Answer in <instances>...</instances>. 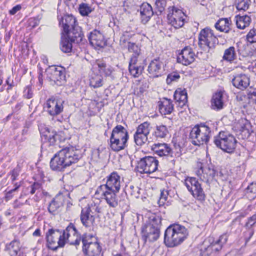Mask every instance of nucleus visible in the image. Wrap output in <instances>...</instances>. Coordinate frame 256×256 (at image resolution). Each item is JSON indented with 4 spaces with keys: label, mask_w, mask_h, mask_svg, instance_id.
<instances>
[{
    "label": "nucleus",
    "mask_w": 256,
    "mask_h": 256,
    "mask_svg": "<svg viewBox=\"0 0 256 256\" xmlns=\"http://www.w3.org/2000/svg\"><path fill=\"white\" fill-rule=\"evenodd\" d=\"M141 56H132L130 57V59L129 62V66L130 67L132 66H140V62L141 61Z\"/></svg>",
    "instance_id": "5fc2aeb1"
},
{
    "label": "nucleus",
    "mask_w": 256,
    "mask_h": 256,
    "mask_svg": "<svg viewBox=\"0 0 256 256\" xmlns=\"http://www.w3.org/2000/svg\"><path fill=\"white\" fill-rule=\"evenodd\" d=\"M256 224V213L254 214L253 216L250 217L247 222L245 224L246 227L247 228H250Z\"/></svg>",
    "instance_id": "bf43d9fd"
},
{
    "label": "nucleus",
    "mask_w": 256,
    "mask_h": 256,
    "mask_svg": "<svg viewBox=\"0 0 256 256\" xmlns=\"http://www.w3.org/2000/svg\"><path fill=\"white\" fill-rule=\"evenodd\" d=\"M82 250L88 256H98L102 248L94 238L90 234H84L82 237Z\"/></svg>",
    "instance_id": "0eeeda50"
},
{
    "label": "nucleus",
    "mask_w": 256,
    "mask_h": 256,
    "mask_svg": "<svg viewBox=\"0 0 256 256\" xmlns=\"http://www.w3.org/2000/svg\"><path fill=\"white\" fill-rule=\"evenodd\" d=\"M210 132V128L208 126L203 124L197 125L192 129L190 138L193 144L200 146L207 143Z\"/></svg>",
    "instance_id": "423d86ee"
},
{
    "label": "nucleus",
    "mask_w": 256,
    "mask_h": 256,
    "mask_svg": "<svg viewBox=\"0 0 256 256\" xmlns=\"http://www.w3.org/2000/svg\"><path fill=\"white\" fill-rule=\"evenodd\" d=\"M11 180L12 182L16 180L17 176L19 175V170L18 168L14 169L10 173Z\"/></svg>",
    "instance_id": "774afa93"
},
{
    "label": "nucleus",
    "mask_w": 256,
    "mask_h": 256,
    "mask_svg": "<svg viewBox=\"0 0 256 256\" xmlns=\"http://www.w3.org/2000/svg\"><path fill=\"white\" fill-rule=\"evenodd\" d=\"M142 67L140 66H132L128 67L129 72L132 76L134 78L138 77L142 73Z\"/></svg>",
    "instance_id": "603ef678"
},
{
    "label": "nucleus",
    "mask_w": 256,
    "mask_h": 256,
    "mask_svg": "<svg viewBox=\"0 0 256 256\" xmlns=\"http://www.w3.org/2000/svg\"><path fill=\"white\" fill-rule=\"evenodd\" d=\"M62 234L64 244L68 242L71 245H78L82 240L76 228L71 224L63 231Z\"/></svg>",
    "instance_id": "4468645a"
},
{
    "label": "nucleus",
    "mask_w": 256,
    "mask_h": 256,
    "mask_svg": "<svg viewBox=\"0 0 256 256\" xmlns=\"http://www.w3.org/2000/svg\"><path fill=\"white\" fill-rule=\"evenodd\" d=\"M174 96L176 101L178 102V104L180 106L185 105L188 101L187 92L184 89L182 90L179 88L176 90Z\"/></svg>",
    "instance_id": "2f4dec72"
},
{
    "label": "nucleus",
    "mask_w": 256,
    "mask_h": 256,
    "mask_svg": "<svg viewBox=\"0 0 256 256\" xmlns=\"http://www.w3.org/2000/svg\"><path fill=\"white\" fill-rule=\"evenodd\" d=\"M231 22L228 18H220L216 24L214 26L216 28L222 32L228 33L230 30Z\"/></svg>",
    "instance_id": "7c9ffc66"
},
{
    "label": "nucleus",
    "mask_w": 256,
    "mask_h": 256,
    "mask_svg": "<svg viewBox=\"0 0 256 256\" xmlns=\"http://www.w3.org/2000/svg\"><path fill=\"white\" fill-rule=\"evenodd\" d=\"M150 132V124L148 122H144L138 126L135 134L148 135Z\"/></svg>",
    "instance_id": "c03bdc74"
},
{
    "label": "nucleus",
    "mask_w": 256,
    "mask_h": 256,
    "mask_svg": "<svg viewBox=\"0 0 256 256\" xmlns=\"http://www.w3.org/2000/svg\"><path fill=\"white\" fill-rule=\"evenodd\" d=\"M82 156L78 150L72 146L66 147L57 152L51 159L50 166L52 170L62 171L77 162Z\"/></svg>",
    "instance_id": "f257e3e1"
},
{
    "label": "nucleus",
    "mask_w": 256,
    "mask_h": 256,
    "mask_svg": "<svg viewBox=\"0 0 256 256\" xmlns=\"http://www.w3.org/2000/svg\"><path fill=\"white\" fill-rule=\"evenodd\" d=\"M38 129L41 134L42 138L45 140L53 130L44 124H40L38 125Z\"/></svg>",
    "instance_id": "de8ad7c7"
},
{
    "label": "nucleus",
    "mask_w": 256,
    "mask_h": 256,
    "mask_svg": "<svg viewBox=\"0 0 256 256\" xmlns=\"http://www.w3.org/2000/svg\"><path fill=\"white\" fill-rule=\"evenodd\" d=\"M60 24L62 26L65 33L78 26L76 18L72 15L65 16L60 22Z\"/></svg>",
    "instance_id": "5701e85b"
},
{
    "label": "nucleus",
    "mask_w": 256,
    "mask_h": 256,
    "mask_svg": "<svg viewBox=\"0 0 256 256\" xmlns=\"http://www.w3.org/2000/svg\"><path fill=\"white\" fill-rule=\"evenodd\" d=\"M180 78V76L177 73H172L168 75L166 78V82L170 84L172 81H176Z\"/></svg>",
    "instance_id": "052dcab7"
},
{
    "label": "nucleus",
    "mask_w": 256,
    "mask_h": 256,
    "mask_svg": "<svg viewBox=\"0 0 256 256\" xmlns=\"http://www.w3.org/2000/svg\"><path fill=\"white\" fill-rule=\"evenodd\" d=\"M66 34L71 42L78 44L82 42L83 34H82L80 28L78 26H76V28H73Z\"/></svg>",
    "instance_id": "cd10ccee"
},
{
    "label": "nucleus",
    "mask_w": 256,
    "mask_h": 256,
    "mask_svg": "<svg viewBox=\"0 0 256 256\" xmlns=\"http://www.w3.org/2000/svg\"><path fill=\"white\" fill-rule=\"evenodd\" d=\"M148 70L152 77L157 78L160 76L164 72V64L159 58H155L150 63Z\"/></svg>",
    "instance_id": "aec40b11"
},
{
    "label": "nucleus",
    "mask_w": 256,
    "mask_h": 256,
    "mask_svg": "<svg viewBox=\"0 0 256 256\" xmlns=\"http://www.w3.org/2000/svg\"><path fill=\"white\" fill-rule=\"evenodd\" d=\"M168 194L169 192L168 190L163 189L160 190V197L158 201V204L160 206H162L164 205L165 202L168 198Z\"/></svg>",
    "instance_id": "864d4df0"
},
{
    "label": "nucleus",
    "mask_w": 256,
    "mask_h": 256,
    "mask_svg": "<svg viewBox=\"0 0 256 256\" xmlns=\"http://www.w3.org/2000/svg\"><path fill=\"white\" fill-rule=\"evenodd\" d=\"M37 171L38 174H35V176L33 178L36 181L33 184V194L35 192L34 190H38V191L35 194V196L38 197V198H40L43 196L42 192V190H40V188L42 184V181L44 178V174L42 170L39 167H38Z\"/></svg>",
    "instance_id": "bb28decb"
},
{
    "label": "nucleus",
    "mask_w": 256,
    "mask_h": 256,
    "mask_svg": "<svg viewBox=\"0 0 256 256\" xmlns=\"http://www.w3.org/2000/svg\"><path fill=\"white\" fill-rule=\"evenodd\" d=\"M94 8L92 6L86 3H82L79 5L78 10L80 14L82 16H87L91 13Z\"/></svg>",
    "instance_id": "ea45409f"
},
{
    "label": "nucleus",
    "mask_w": 256,
    "mask_h": 256,
    "mask_svg": "<svg viewBox=\"0 0 256 256\" xmlns=\"http://www.w3.org/2000/svg\"><path fill=\"white\" fill-rule=\"evenodd\" d=\"M64 101L50 98L46 102V106L48 114L52 116L59 114L63 110Z\"/></svg>",
    "instance_id": "6ab92c4d"
},
{
    "label": "nucleus",
    "mask_w": 256,
    "mask_h": 256,
    "mask_svg": "<svg viewBox=\"0 0 256 256\" xmlns=\"http://www.w3.org/2000/svg\"><path fill=\"white\" fill-rule=\"evenodd\" d=\"M33 236L38 237L37 242L40 244H41L43 240L42 237L40 235V230L39 228H37L34 232Z\"/></svg>",
    "instance_id": "338daca9"
},
{
    "label": "nucleus",
    "mask_w": 256,
    "mask_h": 256,
    "mask_svg": "<svg viewBox=\"0 0 256 256\" xmlns=\"http://www.w3.org/2000/svg\"><path fill=\"white\" fill-rule=\"evenodd\" d=\"M152 149L160 156H168L172 153V150L170 146L165 143L155 144L152 145Z\"/></svg>",
    "instance_id": "a878e982"
},
{
    "label": "nucleus",
    "mask_w": 256,
    "mask_h": 256,
    "mask_svg": "<svg viewBox=\"0 0 256 256\" xmlns=\"http://www.w3.org/2000/svg\"><path fill=\"white\" fill-rule=\"evenodd\" d=\"M130 34L129 32H124L122 36L120 38V44L121 45L124 44L126 42H129Z\"/></svg>",
    "instance_id": "680f3d73"
},
{
    "label": "nucleus",
    "mask_w": 256,
    "mask_h": 256,
    "mask_svg": "<svg viewBox=\"0 0 256 256\" xmlns=\"http://www.w3.org/2000/svg\"><path fill=\"white\" fill-rule=\"evenodd\" d=\"M128 50L130 52H132V56L140 55V49L138 44L134 42H128Z\"/></svg>",
    "instance_id": "8fccbe9b"
},
{
    "label": "nucleus",
    "mask_w": 256,
    "mask_h": 256,
    "mask_svg": "<svg viewBox=\"0 0 256 256\" xmlns=\"http://www.w3.org/2000/svg\"><path fill=\"white\" fill-rule=\"evenodd\" d=\"M228 239V234H223L221 235L219 238L216 240L217 243H218L220 244L221 245L223 246L224 244H225Z\"/></svg>",
    "instance_id": "69168bd1"
},
{
    "label": "nucleus",
    "mask_w": 256,
    "mask_h": 256,
    "mask_svg": "<svg viewBox=\"0 0 256 256\" xmlns=\"http://www.w3.org/2000/svg\"><path fill=\"white\" fill-rule=\"evenodd\" d=\"M118 192L105 189L104 187H98L95 194H100L102 198L106 200L110 207L116 208L118 204V198L116 196Z\"/></svg>",
    "instance_id": "2eb2a0df"
},
{
    "label": "nucleus",
    "mask_w": 256,
    "mask_h": 256,
    "mask_svg": "<svg viewBox=\"0 0 256 256\" xmlns=\"http://www.w3.org/2000/svg\"><path fill=\"white\" fill-rule=\"evenodd\" d=\"M250 0H236V7L238 10L246 11L250 6Z\"/></svg>",
    "instance_id": "09e8293b"
},
{
    "label": "nucleus",
    "mask_w": 256,
    "mask_h": 256,
    "mask_svg": "<svg viewBox=\"0 0 256 256\" xmlns=\"http://www.w3.org/2000/svg\"><path fill=\"white\" fill-rule=\"evenodd\" d=\"M248 127H249V124H245L244 126L242 127V129L240 130L241 134L244 136V138L248 137L250 134Z\"/></svg>",
    "instance_id": "e2e57ef3"
},
{
    "label": "nucleus",
    "mask_w": 256,
    "mask_h": 256,
    "mask_svg": "<svg viewBox=\"0 0 256 256\" xmlns=\"http://www.w3.org/2000/svg\"><path fill=\"white\" fill-rule=\"evenodd\" d=\"M62 205V200L59 196H56L50 204L48 210L50 213L54 214Z\"/></svg>",
    "instance_id": "e433bc0d"
},
{
    "label": "nucleus",
    "mask_w": 256,
    "mask_h": 256,
    "mask_svg": "<svg viewBox=\"0 0 256 256\" xmlns=\"http://www.w3.org/2000/svg\"><path fill=\"white\" fill-rule=\"evenodd\" d=\"M80 220L82 224L86 227H90L94 222L95 217L94 215L90 213L88 210L83 208L81 212Z\"/></svg>",
    "instance_id": "c756f323"
},
{
    "label": "nucleus",
    "mask_w": 256,
    "mask_h": 256,
    "mask_svg": "<svg viewBox=\"0 0 256 256\" xmlns=\"http://www.w3.org/2000/svg\"><path fill=\"white\" fill-rule=\"evenodd\" d=\"M236 142L234 136L228 132H220L214 138V143L216 146L228 153L234 152Z\"/></svg>",
    "instance_id": "39448f33"
},
{
    "label": "nucleus",
    "mask_w": 256,
    "mask_h": 256,
    "mask_svg": "<svg viewBox=\"0 0 256 256\" xmlns=\"http://www.w3.org/2000/svg\"><path fill=\"white\" fill-rule=\"evenodd\" d=\"M21 248H22L20 247V242L16 240H12L8 246V249L12 256L18 254V252Z\"/></svg>",
    "instance_id": "49530a36"
},
{
    "label": "nucleus",
    "mask_w": 256,
    "mask_h": 256,
    "mask_svg": "<svg viewBox=\"0 0 256 256\" xmlns=\"http://www.w3.org/2000/svg\"><path fill=\"white\" fill-rule=\"evenodd\" d=\"M199 46L204 50L208 51L214 46L217 39L212 30L208 28L202 29L199 34Z\"/></svg>",
    "instance_id": "1a4fd4ad"
},
{
    "label": "nucleus",
    "mask_w": 256,
    "mask_h": 256,
    "mask_svg": "<svg viewBox=\"0 0 256 256\" xmlns=\"http://www.w3.org/2000/svg\"><path fill=\"white\" fill-rule=\"evenodd\" d=\"M222 246L217 243V240L212 242L205 250V252H203L202 256H206V253L208 254L212 251L216 252H218L222 248Z\"/></svg>",
    "instance_id": "79ce46f5"
},
{
    "label": "nucleus",
    "mask_w": 256,
    "mask_h": 256,
    "mask_svg": "<svg viewBox=\"0 0 256 256\" xmlns=\"http://www.w3.org/2000/svg\"><path fill=\"white\" fill-rule=\"evenodd\" d=\"M160 225L161 219L159 216H153L150 218L148 222L142 228V236L146 241L152 242L158 238Z\"/></svg>",
    "instance_id": "20e7f679"
},
{
    "label": "nucleus",
    "mask_w": 256,
    "mask_h": 256,
    "mask_svg": "<svg viewBox=\"0 0 256 256\" xmlns=\"http://www.w3.org/2000/svg\"><path fill=\"white\" fill-rule=\"evenodd\" d=\"M120 177L116 172H112L107 177L105 184H102L98 188H105L108 190L119 192L120 188Z\"/></svg>",
    "instance_id": "dca6fc26"
},
{
    "label": "nucleus",
    "mask_w": 256,
    "mask_h": 256,
    "mask_svg": "<svg viewBox=\"0 0 256 256\" xmlns=\"http://www.w3.org/2000/svg\"><path fill=\"white\" fill-rule=\"evenodd\" d=\"M158 103L159 110L162 114H170L173 112L174 104L170 99L164 98Z\"/></svg>",
    "instance_id": "b1692460"
},
{
    "label": "nucleus",
    "mask_w": 256,
    "mask_h": 256,
    "mask_svg": "<svg viewBox=\"0 0 256 256\" xmlns=\"http://www.w3.org/2000/svg\"><path fill=\"white\" fill-rule=\"evenodd\" d=\"M95 216L96 215L102 212V208L98 204L92 202L84 208Z\"/></svg>",
    "instance_id": "a18cd8bd"
},
{
    "label": "nucleus",
    "mask_w": 256,
    "mask_h": 256,
    "mask_svg": "<svg viewBox=\"0 0 256 256\" xmlns=\"http://www.w3.org/2000/svg\"><path fill=\"white\" fill-rule=\"evenodd\" d=\"M196 54L192 49L188 46L183 48L178 56L177 60L178 62L184 66H188L194 62Z\"/></svg>",
    "instance_id": "f3484780"
},
{
    "label": "nucleus",
    "mask_w": 256,
    "mask_h": 256,
    "mask_svg": "<svg viewBox=\"0 0 256 256\" xmlns=\"http://www.w3.org/2000/svg\"><path fill=\"white\" fill-rule=\"evenodd\" d=\"M250 18L247 16H236V24L237 27L240 29H244L250 25Z\"/></svg>",
    "instance_id": "72a5a7b5"
},
{
    "label": "nucleus",
    "mask_w": 256,
    "mask_h": 256,
    "mask_svg": "<svg viewBox=\"0 0 256 256\" xmlns=\"http://www.w3.org/2000/svg\"><path fill=\"white\" fill-rule=\"evenodd\" d=\"M148 135L134 134V140L138 146H142L148 140Z\"/></svg>",
    "instance_id": "3c124183"
},
{
    "label": "nucleus",
    "mask_w": 256,
    "mask_h": 256,
    "mask_svg": "<svg viewBox=\"0 0 256 256\" xmlns=\"http://www.w3.org/2000/svg\"><path fill=\"white\" fill-rule=\"evenodd\" d=\"M185 186L194 198L200 200L204 199L205 194L201 184L196 178H187L185 180Z\"/></svg>",
    "instance_id": "ddd939ff"
},
{
    "label": "nucleus",
    "mask_w": 256,
    "mask_h": 256,
    "mask_svg": "<svg viewBox=\"0 0 256 256\" xmlns=\"http://www.w3.org/2000/svg\"><path fill=\"white\" fill-rule=\"evenodd\" d=\"M141 20L142 23L146 24L154 14L152 6L147 2L143 3L140 9Z\"/></svg>",
    "instance_id": "393cba45"
},
{
    "label": "nucleus",
    "mask_w": 256,
    "mask_h": 256,
    "mask_svg": "<svg viewBox=\"0 0 256 256\" xmlns=\"http://www.w3.org/2000/svg\"><path fill=\"white\" fill-rule=\"evenodd\" d=\"M222 246L217 243V240L212 242L205 250V252H203L202 256H206V253L208 254L212 251L216 252H218L222 248Z\"/></svg>",
    "instance_id": "37998d69"
},
{
    "label": "nucleus",
    "mask_w": 256,
    "mask_h": 256,
    "mask_svg": "<svg viewBox=\"0 0 256 256\" xmlns=\"http://www.w3.org/2000/svg\"><path fill=\"white\" fill-rule=\"evenodd\" d=\"M57 136L56 132L53 130L50 134L48 136V137L45 140V141L49 142L50 144H53L56 142Z\"/></svg>",
    "instance_id": "4d7b16f0"
},
{
    "label": "nucleus",
    "mask_w": 256,
    "mask_h": 256,
    "mask_svg": "<svg viewBox=\"0 0 256 256\" xmlns=\"http://www.w3.org/2000/svg\"><path fill=\"white\" fill-rule=\"evenodd\" d=\"M247 40L250 43L256 42V30H250L247 34Z\"/></svg>",
    "instance_id": "13d9d810"
},
{
    "label": "nucleus",
    "mask_w": 256,
    "mask_h": 256,
    "mask_svg": "<svg viewBox=\"0 0 256 256\" xmlns=\"http://www.w3.org/2000/svg\"><path fill=\"white\" fill-rule=\"evenodd\" d=\"M96 64L100 72L106 76H110L113 71L112 67L107 65L103 60H97Z\"/></svg>",
    "instance_id": "473e14b6"
},
{
    "label": "nucleus",
    "mask_w": 256,
    "mask_h": 256,
    "mask_svg": "<svg viewBox=\"0 0 256 256\" xmlns=\"http://www.w3.org/2000/svg\"><path fill=\"white\" fill-rule=\"evenodd\" d=\"M158 161L156 158L146 156L138 162L136 168L140 173L151 174L158 170Z\"/></svg>",
    "instance_id": "9d476101"
},
{
    "label": "nucleus",
    "mask_w": 256,
    "mask_h": 256,
    "mask_svg": "<svg viewBox=\"0 0 256 256\" xmlns=\"http://www.w3.org/2000/svg\"><path fill=\"white\" fill-rule=\"evenodd\" d=\"M47 78L54 82L56 84L60 86L66 81L64 70L62 67H56L55 66H50L45 71Z\"/></svg>",
    "instance_id": "9b49d317"
},
{
    "label": "nucleus",
    "mask_w": 256,
    "mask_h": 256,
    "mask_svg": "<svg viewBox=\"0 0 256 256\" xmlns=\"http://www.w3.org/2000/svg\"><path fill=\"white\" fill-rule=\"evenodd\" d=\"M168 133V130L166 126L163 124H159L156 126L153 135L157 138H164Z\"/></svg>",
    "instance_id": "c9c22d12"
},
{
    "label": "nucleus",
    "mask_w": 256,
    "mask_h": 256,
    "mask_svg": "<svg viewBox=\"0 0 256 256\" xmlns=\"http://www.w3.org/2000/svg\"><path fill=\"white\" fill-rule=\"evenodd\" d=\"M200 169L196 172L197 175L203 181L208 182L215 176L216 170L210 166L203 167L202 164L199 166Z\"/></svg>",
    "instance_id": "4be33fe9"
},
{
    "label": "nucleus",
    "mask_w": 256,
    "mask_h": 256,
    "mask_svg": "<svg viewBox=\"0 0 256 256\" xmlns=\"http://www.w3.org/2000/svg\"><path fill=\"white\" fill-rule=\"evenodd\" d=\"M224 98L222 92H216L211 100V107L214 110H219L223 108Z\"/></svg>",
    "instance_id": "c85d7f7f"
},
{
    "label": "nucleus",
    "mask_w": 256,
    "mask_h": 256,
    "mask_svg": "<svg viewBox=\"0 0 256 256\" xmlns=\"http://www.w3.org/2000/svg\"><path fill=\"white\" fill-rule=\"evenodd\" d=\"M129 138L128 132L123 126L118 124L112 130L110 137V147L115 152L125 148Z\"/></svg>",
    "instance_id": "7ed1b4c3"
},
{
    "label": "nucleus",
    "mask_w": 256,
    "mask_h": 256,
    "mask_svg": "<svg viewBox=\"0 0 256 256\" xmlns=\"http://www.w3.org/2000/svg\"><path fill=\"white\" fill-rule=\"evenodd\" d=\"M48 245L49 248L54 250L64 246V240L62 232L58 230H49L46 234Z\"/></svg>",
    "instance_id": "f8f14e48"
},
{
    "label": "nucleus",
    "mask_w": 256,
    "mask_h": 256,
    "mask_svg": "<svg viewBox=\"0 0 256 256\" xmlns=\"http://www.w3.org/2000/svg\"><path fill=\"white\" fill-rule=\"evenodd\" d=\"M188 234V230L184 226L172 224L165 231L164 242L168 247H174L182 242Z\"/></svg>",
    "instance_id": "f03ea898"
},
{
    "label": "nucleus",
    "mask_w": 256,
    "mask_h": 256,
    "mask_svg": "<svg viewBox=\"0 0 256 256\" xmlns=\"http://www.w3.org/2000/svg\"><path fill=\"white\" fill-rule=\"evenodd\" d=\"M232 82L234 86L243 90L249 86L250 78L245 74H237L234 76Z\"/></svg>",
    "instance_id": "412c9836"
},
{
    "label": "nucleus",
    "mask_w": 256,
    "mask_h": 256,
    "mask_svg": "<svg viewBox=\"0 0 256 256\" xmlns=\"http://www.w3.org/2000/svg\"><path fill=\"white\" fill-rule=\"evenodd\" d=\"M155 4L158 10L162 13L164 10L166 6V0H156Z\"/></svg>",
    "instance_id": "6e6d98bb"
},
{
    "label": "nucleus",
    "mask_w": 256,
    "mask_h": 256,
    "mask_svg": "<svg viewBox=\"0 0 256 256\" xmlns=\"http://www.w3.org/2000/svg\"><path fill=\"white\" fill-rule=\"evenodd\" d=\"M68 38H62L60 48L64 52H70L72 49V44Z\"/></svg>",
    "instance_id": "a19ab883"
},
{
    "label": "nucleus",
    "mask_w": 256,
    "mask_h": 256,
    "mask_svg": "<svg viewBox=\"0 0 256 256\" xmlns=\"http://www.w3.org/2000/svg\"><path fill=\"white\" fill-rule=\"evenodd\" d=\"M90 44L95 48H104L106 45V40L100 31L94 30L90 33L88 36Z\"/></svg>",
    "instance_id": "a211bd4d"
},
{
    "label": "nucleus",
    "mask_w": 256,
    "mask_h": 256,
    "mask_svg": "<svg viewBox=\"0 0 256 256\" xmlns=\"http://www.w3.org/2000/svg\"><path fill=\"white\" fill-rule=\"evenodd\" d=\"M246 195L250 200L256 198V182H252L246 190Z\"/></svg>",
    "instance_id": "4c0bfd02"
},
{
    "label": "nucleus",
    "mask_w": 256,
    "mask_h": 256,
    "mask_svg": "<svg viewBox=\"0 0 256 256\" xmlns=\"http://www.w3.org/2000/svg\"><path fill=\"white\" fill-rule=\"evenodd\" d=\"M90 86L94 88H98L102 86V78L100 75L94 74L90 80Z\"/></svg>",
    "instance_id": "58836bf2"
},
{
    "label": "nucleus",
    "mask_w": 256,
    "mask_h": 256,
    "mask_svg": "<svg viewBox=\"0 0 256 256\" xmlns=\"http://www.w3.org/2000/svg\"><path fill=\"white\" fill-rule=\"evenodd\" d=\"M236 58V54L234 46H230L224 50L222 59L232 62Z\"/></svg>",
    "instance_id": "f704fd0d"
},
{
    "label": "nucleus",
    "mask_w": 256,
    "mask_h": 256,
    "mask_svg": "<svg viewBox=\"0 0 256 256\" xmlns=\"http://www.w3.org/2000/svg\"><path fill=\"white\" fill-rule=\"evenodd\" d=\"M168 10V22L176 28L182 27L186 16L182 10L174 6L169 7Z\"/></svg>",
    "instance_id": "6e6552de"
},
{
    "label": "nucleus",
    "mask_w": 256,
    "mask_h": 256,
    "mask_svg": "<svg viewBox=\"0 0 256 256\" xmlns=\"http://www.w3.org/2000/svg\"><path fill=\"white\" fill-rule=\"evenodd\" d=\"M248 98L250 102L256 104V90L249 92L248 94Z\"/></svg>",
    "instance_id": "0e129e2a"
}]
</instances>
